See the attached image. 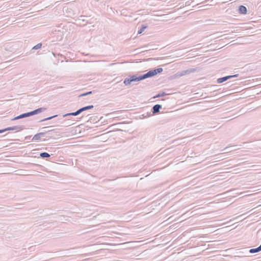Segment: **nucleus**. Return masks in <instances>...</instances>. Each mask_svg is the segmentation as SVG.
I'll return each instance as SVG.
<instances>
[{
  "label": "nucleus",
  "mask_w": 261,
  "mask_h": 261,
  "mask_svg": "<svg viewBox=\"0 0 261 261\" xmlns=\"http://www.w3.org/2000/svg\"><path fill=\"white\" fill-rule=\"evenodd\" d=\"M93 108H94V106H93V105H89V106H85V107H82V108L78 109L77 111H76L74 112H71V113H66L65 114H64V115H63V117H67L70 116H77V115H80L81 113H82V112H83L85 111L90 110V109H92Z\"/></svg>",
  "instance_id": "f257e3e1"
},
{
  "label": "nucleus",
  "mask_w": 261,
  "mask_h": 261,
  "mask_svg": "<svg viewBox=\"0 0 261 261\" xmlns=\"http://www.w3.org/2000/svg\"><path fill=\"white\" fill-rule=\"evenodd\" d=\"M140 81V76L138 74H135L130 76L129 77H126L124 79L123 83L125 86H128L130 85L132 82H136Z\"/></svg>",
  "instance_id": "f03ea898"
},
{
  "label": "nucleus",
  "mask_w": 261,
  "mask_h": 261,
  "mask_svg": "<svg viewBox=\"0 0 261 261\" xmlns=\"http://www.w3.org/2000/svg\"><path fill=\"white\" fill-rule=\"evenodd\" d=\"M163 69L162 68H158L151 69L146 73V75L147 78L153 77L156 75L158 73L162 72Z\"/></svg>",
  "instance_id": "7ed1b4c3"
},
{
  "label": "nucleus",
  "mask_w": 261,
  "mask_h": 261,
  "mask_svg": "<svg viewBox=\"0 0 261 261\" xmlns=\"http://www.w3.org/2000/svg\"><path fill=\"white\" fill-rule=\"evenodd\" d=\"M53 131H54V130L51 129V130L45 131V132H41L39 133H37L34 136L32 140H35V141H38V140H40L41 137H44L45 134H49L51 135L52 134L51 132H53Z\"/></svg>",
  "instance_id": "20e7f679"
},
{
  "label": "nucleus",
  "mask_w": 261,
  "mask_h": 261,
  "mask_svg": "<svg viewBox=\"0 0 261 261\" xmlns=\"http://www.w3.org/2000/svg\"><path fill=\"white\" fill-rule=\"evenodd\" d=\"M24 125H16L12 127H8L4 128L5 132L7 130H23L25 129Z\"/></svg>",
  "instance_id": "39448f33"
},
{
  "label": "nucleus",
  "mask_w": 261,
  "mask_h": 261,
  "mask_svg": "<svg viewBox=\"0 0 261 261\" xmlns=\"http://www.w3.org/2000/svg\"><path fill=\"white\" fill-rule=\"evenodd\" d=\"M30 116H31V114L30 112H29L22 113V114L14 117V118H13L12 119V120H18L19 119H22V118L29 117Z\"/></svg>",
  "instance_id": "423d86ee"
},
{
  "label": "nucleus",
  "mask_w": 261,
  "mask_h": 261,
  "mask_svg": "<svg viewBox=\"0 0 261 261\" xmlns=\"http://www.w3.org/2000/svg\"><path fill=\"white\" fill-rule=\"evenodd\" d=\"M56 117H58V120H59V121L62 120V119L64 118L63 117V115L61 116V115H54V116H52L48 117L45 118L44 119H43L40 120L39 122H43V121L51 120V119H52L53 118H55Z\"/></svg>",
  "instance_id": "0eeeda50"
},
{
  "label": "nucleus",
  "mask_w": 261,
  "mask_h": 261,
  "mask_svg": "<svg viewBox=\"0 0 261 261\" xmlns=\"http://www.w3.org/2000/svg\"><path fill=\"white\" fill-rule=\"evenodd\" d=\"M162 108V105L159 104L155 105L151 109V112L154 114H157L160 112V109Z\"/></svg>",
  "instance_id": "6e6552de"
},
{
  "label": "nucleus",
  "mask_w": 261,
  "mask_h": 261,
  "mask_svg": "<svg viewBox=\"0 0 261 261\" xmlns=\"http://www.w3.org/2000/svg\"><path fill=\"white\" fill-rule=\"evenodd\" d=\"M46 109L45 108H39L35 109L32 111H31L30 113L31 114V116H33L34 115H36V114H38L40 113H41V112L44 111L45 110H46Z\"/></svg>",
  "instance_id": "1a4fd4ad"
},
{
  "label": "nucleus",
  "mask_w": 261,
  "mask_h": 261,
  "mask_svg": "<svg viewBox=\"0 0 261 261\" xmlns=\"http://www.w3.org/2000/svg\"><path fill=\"white\" fill-rule=\"evenodd\" d=\"M239 12L241 14H246L247 13V9L245 6L241 5L239 7Z\"/></svg>",
  "instance_id": "9d476101"
},
{
  "label": "nucleus",
  "mask_w": 261,
  "mask_h": 261,
  "mask_svg": "<svg viewBox=\"0 0 261 261\" xmlns=\"http://www.w3.org/2000/svg\"><path fill=\"white\" fill-rule=\"evenodd\" d=\"M230 79L231 77H229L228 75L220 77L217 79V83L218 84H221Z\"/></svg>",
  "instance_id": "9b49d317"
},
{
  "label": "nucleus",
  "mask_w": 261,
  "mask_h": 261,
  "mask_svg": "<svg viewBox=\"0 0 261 261\" xmlns=\"http://www.w3.org/2000/svg\"><path fill=\"white\" fill-rule=\"evenodd\" d=\"M147 27L148 26L146 24H142L138 31V34L142 33Z\"/></svg>",
  "instance_id": "f8f14e48"
},
{
  "label": "nucleus",
  "mask_w": 261,
  "mask_h": 261,
  "mask_svg": "<svg viewBox=\"0 0 261 261\" xmlns=\"http://www.w3.org/2000/svg\"><path fill=\"white\" fill-rule=\"evenodd\" d=\"M39 155L42 159L47 158L50 156V155L48 153L46 152H41Z\"/></svg>",
  "instance_id": "ddd939ff"
},
{
  "label": "nucleus",
  "mask_w": 261,
  "mask_h": 261,
  "mask_svg": "<svg viewBox=\"0 0 261 261\" xmlns=\"http://www.w3.org/2000/svg\"><path fill=\"white\" fill-rule=\"evenodd\" d=\"M196 71V69L194 68H190L187 70L183 71L182 75L185 74H190L191 73L194 72Z\"/></svg>",
  "instance_id": "4468645a"
},
{
  "label": "nucleus",
  "mask_w": 261,
  "mask_h": 261,
  "mask_svg": "<svg viewBox=\"0 0 261 261\" xmlns=\"http://www.w3.org/2000/svg\"><path fill=\"white\" fill-rule=\"evenodd\" d=\"M258 247L255 248H252L249 250V253L251 254L255 253L260 252Z\"/></svg>",
  "instance_id": "2eb2a0df"
},
{
  "label": "nucleus",
  "mask_w": 261,
  "mask_h": 261,
  "mask_svg": "<svg viewBox=\"0 0 261 261\" xmlns=\"http://www.w3.org/2000/svg\"><path fill=\"white\" fill-rule=\"evenodd\" d=\"M42 44L41 43H38L37 45L34 46L32 49L37 50L41 48Z\"/></svg>",
  "instance_id": "dca6fc26"
},
{
  "label": "nucleus",
  "mask_w": 261,
  "mask_h": 261,
  "mask_svg": "<svg viewBox=\"0 0 261 261\" xmlns=\"http://www.w3.org/2000/svg\"><path fill=\"white\" fill-rule=\"evenodd\" d=\"M167 95V93H166L164 92H163L162 93H158L154 97V98H158V97H163Z\"/></svg>",
  "instance_id": "f3484780"
},
{
  "label": "nucleus",
  "mask_w": 261,
  "mask_h": 261,
  "mask_svg": "<svg viewBox=\"0 0 261 261\" xmlns=\"http://www.w3.org/2000/svg\"><path fill=\"white\" fill-rule=\"evenodd\" d=\"M93 91H89L86 93H84L80 95V97H83L85 96L90 94H91L93 93Z\"/></svg>",
  "instance_id": "a211bd4d"
},
{
  "label": "nucleus",
  "mask_w": 261,
  "mask_h": 261,
  "mask_svg": "<svg viewBox=\"0 0 261 261\" xmlns=\"http://www.w3.org/2000/svg\"><path fill=\"white\" fill-rule=\"evenodd\" d=\"M139 76H140V81L147 79L145 73L143 74L142 75H140Z\"/></svg>",
  "instance_id": "6ab92c4d"
},
{
  "label": "nucleus",
  "mask_w": 261,
  "mask_h": 261,
  "mask_svg": "<svg viewBox=\"0 0 261 261\" xmlns=\"http://www.w3.org/2000/svg\"><path fill=\"white\" fill-rule=\"evenodd\" d=\"M57 119H55V120H54L53 121H52V123H60L61 120H58V117H56Z\"/></svg>",
  "instance_id": "aec40b11"
},
{
  "label": "nucleus",
  "mask_w": 261,
  "mask_h": 261,
  "mask_svg": "<svg viewBox=\"0 0 261 261\" xmlns=\"http://www.w3.org/2000/svg\"><path fill=\"white\" fill-rule=\"evenodd\" d=\"M239 74H236L228 75V76L229 77H231V78H233V77H238L239 76Z\"/></svg>",
  "instance_id": "412c9836"
},
{
  "label": "nucleus",
  "mask_w": 261,
  "mask_h": 261,
  "mask_svg": "<svg viewBox=\"0 0 261 261\" xmlns=\"http://www.w3.org/2000/svg\"><path fill=\"white\" fill-rule=\"evenodd\" d=\"M228 147H226L223 150H225L226 152H230V151L228 150Z\"/></svg>",
  "instance_id": "4be33fe9"
},
{
  "label": "nucleus",
  "mask_w": 261,
  "mask_h": 261,
  "mask_svg": "<svg viewBox=\"0 0 261 261\" xmlns=\"http://www.w3.org/2000/svg\"><path fill=\"white\" fill-rule=\"evenodd\" d=\"M5 132L4 129H0V134Z\"/></svg>",
  "instance_id": "5701e85b"
},
{
  "label": "nucleus",
  "mask_w": 261,
  "mask_h": 261,
  "mask_svg": "<svg viewBox=\"0 0 261 261\" xmlns=\"http://www.w3.org/2000/svg\"><path fill=\"white\" fill-rule=\"evenodd\" d=\"M31 138V136H27L25 138V140H28Z\"/></svg>",
  "instance_id": "b1692460"
},
{
  "label": "nucleus",
  "mask_w": 261,
  "mask_h": 261,
  "mask_svg": "<svg viewBox=\"0 0 261 261\" xmlns=\"http://www.w3.org/2000/svg\"><path fill=\"white\" fill-rule=\"evenodd\" d=\"M35 166H38V167H41V166L40 165H39V164H34Z\"/></svg>",
  "instance_id": "393cba45"
},
{
  "label": "nucleus",
  "mask_w": 261,
  "mask_h": 261,
  "mask_svg": "<svg viewBox=\"0 0 261 261\" xmlns=\"http://www.w3.org/2000/svg\"><path fill=\"white\" fill-rule=\"evenodd\" d=\"M258 248L259 249L260 251H261V244L259 246H258Z\"/></svg>",
  "instance_id": "a878e982"
},
{
  "label": "nucleus",
  "mask_w": 261,
  "mask_h": 261,
  "mask_svg": "<svg viewBox=\"0 0 261 261\" xmlns=\"http://www.w3.org/2000/svg\"><path fill=\"white\" fill-rule=\"evenodd\" d=\"M41 218H43V219H45V216H41Z\"/></svg>",
  "instance_id": "bb28decb"
},
{
  "label": "nucleus",
  "mask_w": 261,
  "mask_h": 261,
  "mask_svg": "<svg viewBox=\"0 0 261 261\" xmlns=\"http://www.w3.org/2000/svg\"><path fill=\"white\" fill-rule=\"evenodd\" d=\"M47 127H42V129H45V128H46Z\"/></svg>",
  "instance_id": "cd10ccee"
}]
</instances>
